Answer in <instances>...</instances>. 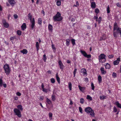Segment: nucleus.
<instances>
[{"instance_id":"obj_21","label":"nucleus","mask_w":121,"mask_h":121,"mask_svg":"<svg viewBox=\"0 0 121 121\" xmlns=\"http://www.w3.org/2000/svg\"><path fill=\"white\" fill-rule=\"evenodd\" d=\"M48 28L49 30L52 32V26L51 24H49L48 25Z\"/></svg>"},{"instance_id":"obj_13","label":"nucleus","mask_w":121,"mask_h":121,"mask_svg":"<svg viewBox=\"0 0 121 121\" xmlns=\"http://www.w3.org/2000/svg\"><path fill=\"white\" fill-rule=\"evenodd\" d=\"M100 70L102 74H106V71L104 70V69L103 68L101 67L100 69Z\"/></svg>"},{"instance_id":"obj_10","label":"nucleus","mask_w":121,"mask_h":121,"mask_svg":"<svg viewBox=\"0 0 121 121\" xmlns=\"http://www.w3.org/2000/svg\"><path fill=\"white\" fill-rule=\"evenodd\" d=\"M58 63L60 66V69H61L62 70L64 69V66L62 62L60 60L58 62Z\"/></svg>"},{"instance_id":"obj_54","label":"nucleus","mask_w":121,"mask_h":121,"mask_svg":"<svg viewBox=\"0 0 121 121\" xmlns=\"http://www.w3.org/2000/svg\"><path fill=\"white\" fill-rule=\"evenodd\" d=\"M117 26H114L113 30L114 31H115L116 30H117Z\"/></svg>"},{"instance_id":"obj_57","label":"nucleus","mask_w":121,"mask_h":121,"mask_svg":"<svg viewBox=\"0 0 121 121\" xmlns=\"http://www.w3.org/2000/svg\"><path fill=\"white\" fill-rule=\"evenodd\" d=\"M52 48L53 49H54V50L56 49V48L54 46V45H53V44L52 45Z\"/></svg>"},{"instance_id":"obj_53","label":"nucleus","mask_w":121,"mask_h":121,"mask_svg":"<svg viewBox=\"0 0 121 121\" xmlns=\"http://www.w3.org/2000/svg\"><path fill=\"white\" fill-rule=\"evenodd\" d=\"M14 18L15 19H17L18 18V16L16 14H15L13 15Z\"/></svg>"},{"instance_id":"obj_55","label":"nucleus","mask_w":121,"mask_h":121,"mask_svg":"<svg viewBox=\"0 0 121 121\" xmlns=\"http://www.w3.org/2000/svg\"><path fill=\"white\" fill-rule=\"evenodd\" d=\"M116 5H117V6L119 7H121V5L119 3H117L116 4Z\"/></svg>"},{"instance_id":"obj_29","label":"nucleus","mask_w":121,"mask_h":121,"mask_svg":"<svg viewBox=\"0 0 121 121\" xmlns=\"http://www.w3.org/2000/svg\"><path fill=\"white\" fill-rule=\"evenodd\" d=\"M86 99H89L90 100H92V97L89 95H87Z\"/></svg>"},{"instance_id":"obj_41","label":"nucleus","mask_w":121,"mask_h":121,"mask_svg":"<svg viewBox=\"0 0 121 121\" xmlns=\"http://www.w3.org/2000/svg\"><path fill=\"white\" fill-rule=\"evenodd\" d=\"M17 33L18 35H20L22 34V32L18 30L17 31Z\"/></svg>"},{"instance_id":"obj_52","label":"nucleus","mask_w":121,"mask_h":121,"mask_svg":"<svg viewBox=\"0 0 121 121\" xmlns=\"http://www.w3.org/2000/svg\"><path fill=\"white\" fill-rule=\"evenodd\" d=\"M16 94L19 96H20L21 95V94L19 92H17L16 93Z\"/></svg>"},{"instance_id":"obj_26","label":"nucleus","mask_w":121,"mask_h":121,"mask_svg":"<svg viewBox=\"0 0 121 121\" xmlns=\"http://www.w3.org/2000/svg\"><path fill=\"white\" fill-rule=\"evenodd\" d=\"M98 80L99 83L101 82L102 81V78L100 75H99L98 77Z\"/></svg>"},{"instance_id":"obj_63","label":"nucleus","mask_w":121,"mask_h":121,"mask_svg":"<svg viewBox=\"0 0 121 121\" xmlns=\"http://www.w3.org/2000/svg\"><path fill=\"white\" fill-rule=\"evenodd\" d=\"M67 63L69 64L70 63V61L69 60H67Z\"/></svg>"},{"instance_id":"obj_58","label":"nucleus","mask_w":121,"mask_h":121,"mask_svg":"<svg viewBox=\"0 0 121 121\" xmlns=\"http://www.w3.org/2000/svg\"><path fill=\"white\" fill-rule=\"evenodd\" d=\"M98 18V17L97 16H95L93 18V19H97Z\"/></svg>"},{"instance_id":"obj_33","label":"nucleus","mask_w":121,"mask_h":121,"mask_svg":"<svg viewBox=\"0 0 121 121\" xmlns=\"http://www.w3.org/2000/svg\"><path fill=\"white\" fill-rule=\"evenodd\" d=\"M51 97L52 100L53 101H54L56 99L55 96L54 95H52Z\"/></svg>"},{"instance_id":"obj_5","label":"nucleus","mask_w":121,"mask_h":121,"mask_svg":"<svg viewBox=\"0 0 121 121\" xmlns=\"http://www.w3.org/2000/svg\"><path fill=\"white\" fill-rule=\"evenodd\" d=\"M3 68L6 74L7 75H8L10 71L9 65L7 64H6L4 65Z\"/></svg>"},{"instance_id":"obj_60","label":"nucleus","mask_w":121,"mask_h":121,"mask_svg":"<svg viewBox=\"0 0 121 121\" xmlns=\"http://www.w3.org/2000/svg\"><path fill=\"white\" fill-rule=\"evenodd\" d=\"M41 87H42V89L44 88V86L43 83H42V84Z\"/></svg>"},{"instance_id":"obj_43","label":"nucleus","mask_w":121,"mask_h":121,"mask_svg":"<svg viewBox=\"0 0 121 121\" xmlns=\"http://www.w3.org/2000/svg\"><path fill=\"white\" fill-rule=\"evenodd\" d=\"M91 86L92 87V90H94L95 88V86H94V84L92 83H91Z\"/></svg>"},{"instance_id":"obj_19","label":"nucleus","mask_w":121,"mask_h":121,"mask_svg":"<svg viewBox=\"0 0 121 121\" xmlns=\"http://www.w3.org/2000/svg\"><path fill=\"white\" fill-rule=\"evenodd\" d=\"M105 68L106 69H109L110 67V65L109 64L107 63L105 65Z\"/></svg>"},{"instance_id":"obj_49","label":"nucleus","mask_w":121,"mask_h":121,"mask_svg":"<svg viewBox=\"0 0 121 121\" xmlns=\"http://www.w3.org/2000/svg\"><path fill=\"white\" fill-rule=\"evenodd\" d=\"M114 56V55H109L108 57L109 58H112Z\"/></svg>"},{"instance_id":"obj_22","label":"nucleus","mask_w":121,"mask_h":121,"mask_svg":"<svg viewBox=\"0 0 121 121\" xmlns=\"http://www.w3.org/2000/svg\"><path fill=\"white\" fill-rule=\"evenodd\" d=\"M78 86L80 90L83 92L85 89V87H82L80 86Z\"/></svg>"},{"instance_id":"obj_28","label":"nucleus","mask_w":121,"mask_h":121,"mask_svg":"<svg viewBox=\"0 0 121 121\" xmlns=\"http://www.w3.org/2000/svg\"><path fill=\"white\" fill-rule=\"evenodd\" d=\"M46 101L48 104H50L51 103V102L50 100L47 98L46 99Z\"/></svg>"},{"instance_id":"obj_7","label":"nucleus","mask_w":121,"mask_h":121,"mask_svg":"<svg viewBox=\"0 0 121 121\" xmlns=\"http://www.w3.org/2000/svg\"><path fill=\"white\" fill-rule=\"evenodd\" d=\"M14 111L16 115H17L19 117H21V112L20 110L17 108H15L14 109Z\"/></svg>"},{"instance_id":"obj_3","label":"nucleus","mask_w":121,"mask_h":121,"mask_svg":"<svg viewBox=\"0 0 121 121\" xmlns=\"http://www.w3.org/2000/svg\"><path fill=\"white\" fill-rule=\"evenodd\" d=\"M53 18L55 21H61L62 19V17H61V14L59 12L57 13L55 16H54Z\"/></svg>"},{"instance_id":"obj_32","label":"nucleus","mask_w":121,"mask_h":121,"mask_svg":"<svg viewBox=\"0 0 121 121\" xmlns=\"http://www.w3.org/2000/svg\"><path fill=\"white\" fill-rule=\"evenodd\" d=\"M42 22V20L41 18H39L38 21V23L39 25L41 24Z\"/></svg>"},{"instance_id":"obj_14","label":"nucleus","mask_w":121,"mask_h":121,"mask_svg":"<svg viewBox=\"0 0 121 121\" xmlns=\"http://www.w3.org/2000/svg\"><path fill=\"white\" fill-rule=\"evenodd\" d=\"M26 24L25 23H23L21 27L22 28V30H24L26 28Z\"/></svg>"},{"instance_id":"obj_59","label":"nucleus","mask_w":121,"mask_h":121,"mask_svg":"<svg viewBox=\"0 0 121 121\" xmlns=\"http://www.w3.org/2000/svg\"><path fill=\"white\" fill-rule=\"evenodd\" d=\"M18 99V97L17 96L15 97H14V99L15 100H17Z\"/></svg>"},{"instance_id":"obj_20","label":"nucleus","mask_w":121,"mask_h":121,"mask_svg":"<svg viewBox=\"0 0 121 121\" xmlns=\"http://www.w3.org/2000/svg\"><path fill=\"white\" fill-rule=\"evenodd\" d=\"M115 104L118 107L121 108V104H120L118 101L116 102Z\"/></svg>"},{"instance_id":"obj_8","label":"nucleus","mask_w":121,"mask_h":121,"mask_svg":"<svg viewBox=\"0 0 121 121\" xmlns=\"http://www.w3.org/2000/svg\"><path fill=\"white\" fill-rule=\"evenodd\" d=\"M80 52L85 57L88 58H91V55H87L86 52L84 51L81 50Z\"/></svg>"},{"instance_id":"obj_34","label":"nucleus","mask_w":121,"mask_h":121,"mask_svg":"<svg viewBox=\"0 0 121 121\" xmlns=\"http://www.w3.org/2000/svg\"><path fill=\"white\" fill-rule=\"evenodd\" d=\"M46 59H47V58H46V55L45 54H44L43 55V60L45 62H46Z\"/></svg>"},{"instance_id":"obj_25","label":"nucleus","mask_w":121,"mask_h":121,"mask_svg":"<svg viewBox=\"0 0 121 121\" xmlns=\"http://www.w3.org/2000/svg\"><path fill=\"white\" fill-rule=\"evenodd\" d=\"M66 44L67 46H68L69 44V42L70 40L69 39H67L66 40Z\"/></svg>"},{"instance_id":"obj_17","label":"nucleus","mask_w":121,"mask_h":121,"mask_svg":"<svg viewBox=\"0 0 121 121\" xmlns=\"http://www.w3.org/2000/svg\"><path fill=\"white\" fill-rule=\"evenodd\" d=\"M21 52L23 54H26L27 53V51L26 49H24L21 51Z\"/></svg>"},{"instance_id":"obj_61","label":"nucleus","mask_w":121,"mask_h":121,"mask_svg":"<svg viewBox=\"0 0 121 121\" xmlns=\"http://www.w3.org/2000/svg\"><path fill=\"white\" fill-rule=\"evenodd\" d=\"M48 73L51 74V73L52 71H51L50 70H48Z\"/></svg>"},{"instance_id":"obj_9","label":"nucleus","mask_w":121,"mask_h":121,"mask_svg":"<svg viewBox=\"0 0 121 121\" xmlns=\"http://www.w3.org/2000/svg\"><path fill=\"white\" fill-rule=\"evenodd\" d=\"M2 22L4 27L6 28H7L9 26V24L6 22L5 19L3 20Z\"/></svg>"},{"instance_id":"obj_42","label":"nucleus","mask_w":121,"mask_h":121,"mask_svg":"<svg viewBox=\"0 0 121 121\" xmlns=\"http://www.w3.org/2000/svg\"><path fill=\"white\" fill-rule=\"evenodd\" d=\"M112 75L113 77L114 78H115L117 77V74L116 73H113Z\"/></svg>"},{"instance_id":"obj_31","label":"nucleus","mask_w":121,"mask_h":121,"mask_svg":"<svg viewBox=\"0 0 121 121\" xmlns=\"http://www.w3.org/2000/svg\"><path fill=\"white\" fill-rule=\"evenodd\" d=\"M56 4L58 6L60 5H61L60 1L58 0L56 2Z\"/></svg>"},{"instance_id":"obj_37","label":"nucleus","mask_w":121,"mask_h":121,"mask_svg":"<svg viewBox=\"0 0 121 121\" xmlns=\"http://www.w3.org/2000/svg\"><path fill=\"white\" fill-rule=\"evenodd\" d=\"M99 97L100 99H102L103 100L104 99H105L106 96H100Z\"/></svg>"},{"instance_id":"obj_30","label":"nucleus","mask_w":121,"mask_h":121,"mask_svg":"<svg viewBox=\"0 0 121 121\" xmlns=\"http://www.w3.org/2000/svg\"><path fill=\"white\" fill-rule=\"evenodd\" d=\"M71 41L73 45L74 46L75 44V40L74 39H71Z\"/></svg>"},{"instance_id":"obj_6","label":"nucleus","mask_w":121,"mask_h":121,"mask_svg":"<svg viewBox=\"0 0 121 121\" xmlns=\"http://www.w3.org/2000/svg\"><path fill=\"white\" fill-rule=\"evenodd\" d=\"M116 32H113V35L115 37H117L118 36V34L120 33L121 34V29L118 27L117 29Z\"/></svg>"},{"instance_id":"obj_38","label":"nucleus","mask_w":121,"mask_h":121,"mask_svg":"<svg viewBox=\"0 0 121 121\" xmlns=\"http://www.w3.org/2000/svg\"><path fill=\"white\" fill-rule=\"evenodd\" d=\"M95 13L98 14L99 12V10L98 9L96 8L95 9Z\"/></svg>"},{"instance_id":"obj_44","label":"nucleus","mask_w":121,"mask_h":121,"mask_svg":"<svg viewBox=\"0 0 121 121\" xmlns=\"http://www.w3.org/2000/svg\"><path fill=\"white\" fill-rule=\"evenodd\" d=\"M14 38L15 37H11L10 38V40L13 43V40L14 39Z\"/></svg>"},{"instance_id":"obj_15","label":"nucleus","mask_w":121,"mask_h":121,"mask_svg":"<svg viewBox=\"0 0 121 121\" xmlns=\"http://www.w3.org/2000/svg\"><path fill=\"white\" fill-rule=\"evenodd\" d=\"M91 7L92 8H95L96 7V4L94 2H91Z\"/></svg>"},{"instance_id":"obj_62","label":"nucleus","mask_w":121,"mask_h":121,"mask_svg":"<svg viewBox=\"0 0 121 121\" xmlns=\"http://www.w3.org/2000/svg\"><path fill=\"white\" fill-rule=\"evenodd\" d=\"M88 79L87 78H85V81H88Z\"/></svg>"},{"instance_id":"obj_47","label":"nucleus","mask_w":121,"mask_h":121,"mask_svg":"<svg viewBox=\"0 0 121 121\" xmlns=\"http://www.w3.org/2000/svg\"><path fill=\"white\" fill-rule=\"evenodd\" d=\"M79 109L80 112L81 113H82V108L81 107H79Z\"/></svg>"},{"instance_id":"obj_1","label":"nucleus","mask_w":121,"mask_h":121,"mask_svg":"<svg viewBox=\"0 0 121 121\" xmlns=\"http://www.w3.org/2000/svg\"><path fill=\"white\" fill-rule=\"evenodd\" d=\"M85 111L87 113H90V115L92 117L95 116V113L93 110L90 107L86 108L85 109Z\"/></svg>"},{"instance_id":"obj_12","label":"nucleus","mask_w":121,"mask_h":121,"mask_svg":"<svg viewBox=\"0 0 121 121\" xmlns=\"http://www.w3.org/2000/svg\"><path fill=\"white\" fill-rule=\"evenodd\" d=\"M81 73L85 75H86L87 73H86V71L85 69H82L81 70Z\"/></svg>"},{"instance_id":"obj_64","label":"nucleus","mask_w":121,"mask_h":121,"mask_svg":"<svg viewBox=\"0 0 121 121\" xmlns=\"http://www.w3.org/2000/svg\"><path fill=\"white\" fill-rule=\"evenodd\" d=\"M76 4H77V6H78L79 5V3L78 1H77Z\"/></svg>"},{"instance_id":"obj_39","label":"nucleus","mask_w":121,"mask_h":121,"mask_svg":"<svg viewBox=\"0 0 121 121\" xmlns=\"http://www.w3.org/2000/svg\"><path fill=\"white\" fill-rule=\"evenodd\" d=\"M102 18L101 17H99V18L98 21V23L99 24L100 23V22L102 20Z\"/></svg>"},{"instance_id":"obj_24","label":"nucleus","mask_w":121,"mask_h":121,"mask_svg":"<svg viewBox=\"0 0 121 121\" xmlns=\"http://www.w3.org/2000/svg\"><path fill=\"white\" fill-rule=\"evenodd\" d=\"M17 108L19 109V110H21V111L23 110V108H22V106L21 105H19L17 106Z\"/></svg>"},{"instance_id":"obj_4","label":"nucleus","mask_w":121,"mask_h":121,"mask_svg":"<svg viewBox=\"0 0 121 121\" xmlns=\"http://www.w3.org/2000/svg\"><path fill=\"white\" fill-rule=\"evenodd\" d=\"M29 19L30 20V22L32 24L31 25V27L32 30H33L34 26L35 25V21L34 18H33L32 20V15L31 13H29L28 15Z\"/></svg>"},{"instance_id":"obj_48","label":"nucleus","mask_w":121,"mask_h":121,"mask_svg":"<svg viewBox=\"0 0 121 121\" xmlns=\"http://www.w3.org/2000/svg\"><path fill=\"white\" fill-rule=\"evenodd\" d=\"M113 111L115 112L117 111V109L115 106H114L113 107Z\"/></svg>"},{"instance_id":"obj_27","label":"nucleus","mask_w":121,"mask_h":121,"mask_svg":"<svg viewBox=\"0 0 121 121\" xmlns=\"http://www.w3.org/2000/svg\"><path fill=\"white\" fill-rule=\"evenodd\" d=\"M36 46L37 51L38 52L39 50V43L38 42H36Z\"/></svg>"},{"instance_id":"obj_2","label":"nucleus","mask_w":121,"mask_h":121,"mask_svg":"<svg viewBox=\"0 0 121 121\" xmlns=\"http://www.w3.org/2000/svg\"><path fill=\"white\" fill-rule=\"evenodd\" d=\"M106 56L104 54H101L99 56V62L102 63L104 62L106 60Z\"/></svg>"},{"instance_id":"obj_35","label":"nucleus","mask_w":121,"mask_h":121,"mask_svg":"<svg viewBox=\"0 0 121 121\" xmlns=\"http://www.w3.org/2000/svg\"><path fill=\"white\" fill-rule=\"evenodd\" d=\"M84 100L82 98H81L80 99V103L81 104H83L84 103Z\"/></svg>"},{"instance_id":"obj_40","label":"nucleus","mask_w":121,"mask_h":121,"mask_svg":"<svg viewBox=\"0 0 121 121\" xmlns=\"http://www.w3.org/2000/svg\"><path fill=\"white\" fill-rule=\"evenodd\" d=\"M77 70V69L76 68L75 69H74V70L73 71V74H74V77H75V74L76 73V71Z\"/></svg>"},{"instance_id":"obj_23","label":"nucleus","mask_w":121,"mask_h":121,"mask_svg":"<svg viewBox=\"0 0 121 121\" xmlns=\"http://www.w3.org/2000/svg\"><path fill=\"white\" fill-rule=\"evenodd\" d=\"M72 84L70 82H69L68 84V87L70 90H72Z\"/></svg>"},{"instance_id":"obj_46","label":"nucleus","mask_w":121,"mask_h":121,"mask_svg":"<svg viewBox=\"0 0 121 121\" xmlns=\"http://www.w3.org/2000/svg\"><path fill=\"white\" fill-rule=\"evenodd\" d=\"M107 13H109L110 12V11L109 10V6H108L107 9Z\"/></svg>"},{"instance_id":"obj_36","label":"nucleus","mask_w":121,"mask_h":121,"mask_svg":"<svg viewBox=\"0 0 121 121\" xmlns=\"http://www.w3.org/2000/svg\"><path fill=\"white\" fill-rule=\"evenodd\" d=\"M51 82L52 83H54L55 82V79L53 78H52L51 79Z\"/></svg>"},{"instance_id":"obj_50","label":"nucleus","mask_w":121,"mask_h":121,"mask_svg":"<svg viewBox=\"0 0 121 121\" xmlns=\"http://www.w3.org/2000/svg\"><path fill=\"white\" fill-rule=\"evenodd\" d=\"M2 80L0 78V86H2Z\"/></svg>"},{"instance_id":"obj_56","label":"nucleus","mask_w":121,"mask_h":121,"mask_svg":"<svg viewBox=\"0 0 121 121\" xmlns=\"http://www.w3.org/2000/svg\"><path fill=\"white\" fill-rule=\"evenodd\" d=\"M44 99V97L43 96H40V99L41 100H43Z\"/></svg>"},{"instance_id":"obj_18","label":"nucleus","mask_w":121,"mask_h":121,"mask_svg":"<svg viewBox=\"0 0 121 121\" xmlns=\"http://www.w3.org/2000/svg\"><path fill=\"white\" fill-rule=\"evenodd\" d=\"M56 78L58 82L59 83H60V78L58 76V75L57 73L56 74Z\"/></svg>"},{"instance_id":"obj_16","label":"nucleus","mask_w":121,"mask_h":121,"mask_svg":"<svg viewBox=\"0 0 121 121\" xmlns=\"http://www.w3.org/2000/svg\"><path fill=\"white\" fill-rule=\"evenodd\" d=\"M9 2L11 5H13L16 3V2L14 0H11L10 1H9Z\"/></svg>"},{"instance_id":"obj_45","label":"nucleus","mask_w":121,"mask_h":121,"mask_svg":"<svg viewBox=\"0 0 121 121\" xmlns=\"http://www.w3.org/2000/svg\"><path fill=\"white\" fill-rule=\"evenodd\" d=\"M52 113L50 112L49 113V118H51V120L52 119Z\"/></svg>"},{"instance_id":"obj_51","label":"nucleus","mask_w":121,"mask_h":121,"mask_svg":"<svg viewBox=\"0 0 121 121\" xmlns=\"http://www.w3.org/2000/svg\"><path fill=\"white\" fill-rule=\"evenodd\" d=\"M43 91L44 92L46 93L48 92L47 90L46 89H45L44 88L43 89Z\"/></svg>"},{"instance_id":"obj_11","label":"nucleus","mask_w":121,"mask_h":121,"mask_svg":"<svg viewBox=\"0 0 121 121\" xmlns=\"http://www.w3.org/2000/svg\"><path fill=\"white\" fill-rule=\"evenodd\" d=\"M120 60V58H117V60L114 61L113 62V64L114 65H117L119 63Z\"/></svg>"}]
</instances>
